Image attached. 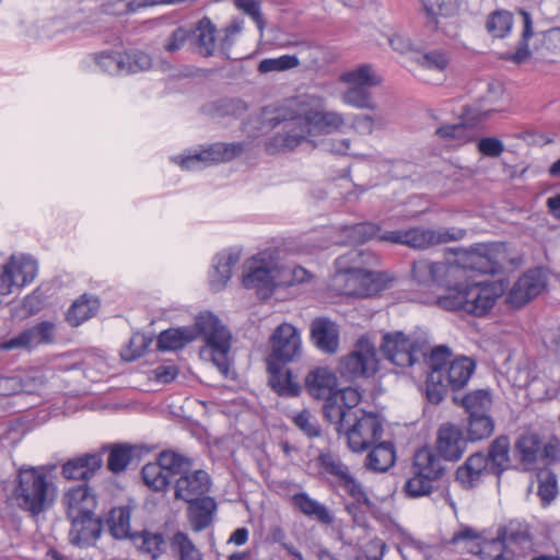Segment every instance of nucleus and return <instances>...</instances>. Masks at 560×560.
<instances>
[{"label": "nucleus", "instance_id": "nucleus-57", "mask_svg": "<svg viewBox=\"0 0 560 560\" xmlns=\"http://www.w3.org/2000/svg\"><path fill=\"white\" fill-rule=\"evenodd\" d=\"M192 34V28L184 25H173L166 33L163 40V49L166 52L173 54L182 49L187 39Z\"/></svg>", "mask_w": 560, "mask_h": 560}, {"label": "nucleus", "instance_id": "nucleus-3", "mask_svg": "<svg viewBox=\"0 0 560 560\" xmlns=\"http://www.w3.org/2000/svg\"><path fill=\"white\" fill-rule=\"evenodd\" d=\"M342 397L343 407L327 406L326 420L346 436L352 452H364L382 438L383 421L377 413L358 408L362 399L358 388L349 387Z\"/></svg>", "mask_w": 560, "mask_h": 560}, {"label": "nucleus", "instance_id": "nucleus-1", "mask_svg": "<svg viewBox=\"0 0 560 560\" xmlns=\"http://www.w3.org/2000/svg\"><path fill=\"white\" fill-rule=\"evenodd\" d=\"M272 120L281 129L265 142L269 154L292 152L312 142L311 137L332 133L345 125L342 114L327 110L325 100L316 95L290 101L277 110Z\"/></svg>", "mask_w": 560, "mask_h": 560}, {"label": "nucleus", "instance_id": "nucleus-26", "mask_svg": "<svg viewBox=\"0 0 560 560\" xmlns=\"http://www.w3.org/2000/svg\"><path fill=\"white\" fill-rule=\"evenodd\" d=\"M55 325L50 322H42L28 329L23 330L18 336L3 342L2 348L12 350L18 348H32L40 343L52 341Z\"/></svg>", "mask_w": 560, "mask_h": 560}, {"label": "nucleus", "instance_id": "nucleus-28", "mask_svg": "<svg viewBox=\"0 0 560 560\" xmlns=\"http://www.w3.org/2000/svg\"><path fill=\"white\" fill-rule=\"evenodd\" d=\"M311 339L325 353H336L339 348V328L326 317H317L311 323Z\"/></svg>", "mask_w": 560, "mask_h": 560}, {"label": "nucleus", "instance_id": "nucleus-32", "mask_svg": "<svg viewBox=\"0 0 560 560\" xmlns=\"http://www.w3.org/2000/svg\"><path fill=\"white\" fill-rule=\"evenodd\" d=\"M187 503L188 521L195 532H201L212 524L218 509L213 498L203 495Z\"/></svg>", "mask_w": 560, "mask_h": 560}, {"label": "nucleus", "instance_id": "nucleus-46", "mask_svg": "<svg viewBox=\"0 0 560 560\" xmlns=\"http://www.w3.org/2000/svg\"><path fill=\"white\" fill-rule=\"evenodd\" d=\"M522 16L523 30H522V38L518 43V46L514 52L506 54L505 59L513 61L515 63H522L530 56V50L528 46V40L533 37V20L530 14L525 10L518 11Z\"/></svg>", "mask_w": 560, "mask_h": 560}, {"label": "nucleus", "instance_id": "nucleus-10", "mask_svg": "<svg viewBox=\"0 0 560 560\" xmlns=\"http://www.w3.org/2000/svg\"><path fill=\"white\" fill-rule=\"evenodd\" d=\"M317 464L320 474L326 476L331 485L345 491L355 503L368 508L372 505L363 485L339 456L330 452L320 453L317 457Z\"/></svg>", "mask_w": 560, "mask_h": 560}, {"label": "nucleus", "instance_id": "nucleus-36", "mask_svg": "<svg viewBox=\"0 0 560 560\" xmlns=\"http://www.w3.org/2000/svg\"><path fill=\"white\" fill-rule=\"evenodd\" d=\"M489 474L500 477L510 467V440L506 435L495 438L489 445L486 455Z\"/></svg>", "mask_w": 560, "mask_h": 560}, {"label": "nucleus", "instance_id": "nucleus-15", "mask_svg": "<svg viewBox=\"0 0 560 560\" xmlns=\"http://www.w3.org/2000/svg\"><path fill=\"white\" fill-rule=\"evenodd\" d=\"M262 253L253 258L248 266V272L243 276V285L246 289H255L264 298L271 295L277 285L281 284L279 275L281 270L271 255Z\"/></svg>", "mask_w": 560, "mask_h": 560}, {"label": "nucleus", "instance_id": "nucleus-18", "mask_svg": "<svg viewBox=\"0 0 560 560\" xmlns=\"http://www.w3.org/2000/svg\"><path fill=\"white\" fill-rule=\"evenodd\" d=\"M337 377L327 368H317L308 373L305 378V387L308 394L317 399H324L323 415L326 419V408L329 404L343 407V393L349 388L337 389Z\"/></svg>", "mask_w": 560, "mask_h": 560}, {"label": "nucleus", "instance_id": "nucleus-61", "mask_svg": "<svg viewBox=\"0 0 560 560\" xmlns=\"http://www.w3.org/2000/svg\"><path fill=\"white\" fill-rule=\"evenodd\" d=\"M150 342L151 340L142 334L132 335L128 345L120 351L122 360L133 361L140 358L149 347Z\"/></svg>", "mask_w": 560, "mask_h": 560}, {"label": "nucleus", "instance_id": "nucleus-17", "mask_svg": "<svg viewBox=\"0 0 560 560\" xmlns=\"http://www.w3.org/2000/svg\"><path fill=\"white\" fill-rule=\"evenodd\" d=\"M331 288L339 295L371 296L382 289L380 273H357L336 270L331 278Z\"/></svg>", "mask_w": 560, "mask_h": 560}, {"label": "nucleus", "instance_id": "nucleus-5", "mask_svg": "<svg viewBox=\"0 0 560 560\" xmlns=\"http://www.w3.org/2000/svg\"><path fill=\"white\" fill-rule=\"evenodd\" d=\"M501 289L488 282H462L455 280L448 293L434 300L440 308L451 312H464L474 316L486 315L495 304Z\"/></svg>", "mask_w": 560, "mask_h": 560}, {"label": "nucleus", "instance_id": "nucleus-41", "mask_svg": "<svg viewBox=\"0 0 560 560\" xmlns=\"http://www.w3.org/2000/svg\"><path fill=\"white\" fill-rule=\"evenodd\" d=\"M108 451L107 469L113 474H120L127 469L133 458V446L125 443L109 444L102 447Z\"/></svg>", "mask_w": 560, "mask_h": 560}, {"label": "nucleus", "instance_id": "nucleus-14", "mask_svg": "<svg viewBox=\"0 0 560 560\" xmlns=\"http://www.w3.org/2000/svg\"><path fill=\"white\" fill-rule=\"evenodd\" d=\"M378 370V360L374 345L365 337H361L354 349L342 357L339 372L347 380L373 376Z\"/></svg>", "mask_w": 560, "mask_h": 560}, {"label": "nucleus", "instance_id": "nucleus-24", "mask_svg": "<svg viewBox=\"0 0 560 560\" xmlns=\"http://www.w3.org/2000/svg\"><path fill=\"white\" fill-rule=\"evenodd\" d=\"M71 522L69 541L77 547L85 548L93 546L100 538L103 523L95 514L68 516Z\"/></svg>", "mask_w": 560, "mask_h": 560}, {"label": "nucleus", "instance_id": "nucleus-6", "mask_svg": "<svg viewBox=\"0 0 560 560\" xmlns=\"http://www.w3.org/2000/svg\"><path fill=\"white\" fill-rule=\"evenodd\" d=\"M13 494L20 509L38 515L54 501L55 486L44 470L22 467L16 476Z\"/></svg>", "mask_w": 560, "mask_h": 560}, {"label": "nucleus", "instance_id": "nucleus-27", "mask_svg": "<svg viewBox=\"0 0 560 560\" xmlns=\"http://www.w3.org/2000/svg\"><path fill=\"white\" fill-rule=\"evenodd\" d=\"M542 288L544 283L535 272L524 273L509 291L506 303L515 308L522 307L536 298Z\"/></svg>", "mask_w": 560, "mask_h": 560}, {"label": "nucleus", "instance_id": "nucleus-64", "mask_svg": "<svg viewBox=\"0 0 560 560\" xmlns=\"http://www.w3.org/2000/svg\"><path fill=\"white\" fill-rule=\"evenodd\" d=\"M244 28V21L241 19L233 20L228 26L224 27V36L220 39V50L229 58V51L235 42V37L242 33Z\"/></svg>", "mask_w": 560, "mask_h": 560}, {"label": "nucleus", "instance_id": "nucleus-7", "mask_svg": "<svg viewBox=\"0 0 560 560\" xmlns=\"http://www.w3.org/2000/svg\"><path fill=\"white\" fill-rule=\"evenodd\" d=\"M445 470L441 458L431 448H420L413 456L412 477L404 486L406 495L409 498L429 495L441 486Z\"/></svg>", "mask_w": 560, "mask_h": 560}, {"label": "nucleus", "instance_id": "nucleus-58", "mask_svg": "<svg viewBox=\"0 0 560 560\" xmlns=\"http://www.w3.org/2000/svg\"><path fill=\"white\" fill-rule=\"evenodd\" d=\"M450 61V55L442 49L430 50L418 58V63L421 68L436 72H444Z\"/></svg>", "mask_w": 560, "mask_h": 560}, {"label": "nucleus", "instance_id": "nucleus-37", "mask_svg": "<svg viewBox=\"0 0 560 560\" xmlns=\"http://www.w3.org/2000/svg\"><path fill=\"white\" fill-rule=\"evenodd\" d=\"M100 300L88 293L77 299L67 312L66 318L71 326H79L94 317L100 308Z\"/></svg>", "mask_w": 560, "mask_h": 560}, {"label": "nucleus", "instance_id": "nucleus-23", "mask_svg": "<svg viewBox=\"0 0 560 560\" xmlns=\"http://www.w3.org/2000/svg\"><path fill=\"white\" fill-rule=\"evenodd\" d=\"M467 441L457 425L450 422L442 424L435 442L438 456L450 462L458 460L466 451Z\"/></svg>", "mask_w": 560, "mask_h": 560}, {"label": "nucleus", "instance_id": "nucleus-54", "mask_svg": "<svg viewBox=\"0 0 560 560\" xmlns=\"http://www.w3.org/2000/svg\"><path fill=\"white\" fill-rule=\"evenodd\" d=\"M124 75L138 73L151 68V57L141 50H129L122 52Z\"/></svg>", "mask_w": 560, "mask_h": 560}, {"label": "nucleus", "instance_id": "nucleus-31", "mask_svg": "<svg viewBox=\"0 0 560 560\" xmlns=\"http://www.w3.org/2000/svg\"><path fill=\"white\" fill-rule=\"evenodd\" d=\"M485 474H489L487 457L483 453L471 454L456 470V481L464 489H472L478 486Z\"/></svg>", "mask_w": 560, "mask_h": 560}, {"label": "nucleus", "instance_id": "nucleus-16", "mask_svg": "<svg viewBox=\"0 0 560 560\" xmlns=\"http://www.w3.org/2000/svg\"><path fill=\"white\" fill-rule=\"evenodd\" d=\"M425 22L429 31H441L450 38H457L459 26L454 18L459 12L460 3L458 0H434V2H423L422 4Z\"/></svg>", "mask_w": 560, "mask_h": 560}, {"label": "nucleus", "instance_id": "nucleus-30", "mask_svg": "<svg viewBox=\"0 0 560 560\" xmlns=\"http://www.w3.org/2000/svg\"><path fill=\"white\" fill-rule=\"evenodd\" d=\"M102 465V453H86L63 464L61 474L66 479L88 480L101 469Z\"/></svg>", "mask_w": 560, "mask_h": 560}, {"label": "nucleus", "instance_id": "nucleus-12", "mask_svg": "<svg viewBox=\"0 0 560 560\" xmlns=\"http://www.w3.org/2000/svg\"><path fill=\"white\" fill-rule=\"evenodd\" d=\"M189 457L172 451H162L156 460L145 464L141 469L143 483L154 492H165L171 483V478L176 477V471L188 467Z\"/></svg>", "mask_w": 560, "mask_h": 560}, {"label": "nucleus", "instance_id": "nucleus-29", "mask_svg": "<svg viewBox=\"0 0 560 560\" xmlns=\"http://www.w3.org/2000/svg\"><path fill=\"white\" fill-rule=\"evenodd\" d=\"M378 264V257L369 249L351 248L339 256L336 261V270H347L359 273H377L373 268Z\"/></svg>", "mask_w": 560, "mask_h": 560}, {"label": "nucleus", "instance_id": "nucleus-59", "mask_svg": "<svg viewBox=\"0 0 560 560\" xmlns=\"http://www.w3.org/2000/svg\"><path fill=\"white\" fill-rule=\"evenodd\" d=\"M513 25V16L506 11L492 13L487 21V30L493 36L502 38L508 35Z\"/></svg>", "mask_w": 560, "mask_h": 560}, {"label": "nucleus", "instance_id": "nucleus-33", "mask_svg": "<svg viewBox=\"0 0 560 560\" xmlns=\"http://www.w3.org/2000/svg\"><path fill=\"white\" fill-rule=\"evenodd\" d=\"M290 502L292 506L304 516L316 520L320 524L330 525L334 522V515L328 506L313 499L305 491L294 493L291 497Z\"/></svg>", "mask_w": 560, "mask_h": 560}, {"label": "nucleus", "instance_id": "nucleus-52", "mask_svg": "<svg viewBox=\"0 0 560 560\" xmlns=\"http://www.w3.org/2000/svg\"><path fill=\"white\" fill-rule=\"evenodd\" d=\"M135 544L138 548L149 555L151 559H156L165 549L166 544L164 537L159 533L142 532L137 537H133Z\"/></svg>", "mask_w": 560, "mask_h": 560}, {"label": "nucleus", "instance_id": "nucleus-40", "mask_svg": "<svg viewBox=\"0 0 560 560\" xmlns=\"http://www.w3.org/2000/svg\"><path fill=\"white\" fill-rule=\"evenodd\" d=\"M192 33L196 37V49L203 57H210L215 50L217 27L209 18H202Z\"/></svg>", "mask_w": 560, "mask_h": 560}, {"label": "nucleus", "instance_id": "nucleus-8", "mask_svg": "<svg viewBox=\"0 0 560 560\" xmlns=\"http://www.w3.org/2000/svg\"><path fill=\"white\" fill-rule=\"evenodd\" d=\"M465 271L458 266L445 261H433L428 258L415 260L411 265V281L418 291L430 292L435 288H448L453 280L462 279Z\"/></svg>", "mask_w": 560, "mask_h": 560}, {"label": "nucleus", "instance_id": "nucleus-25", "mask_svg": "<svg viewBox=\"0 0 560 560\" xmlns=\"http://www.w3.org/2000/svg\"><path fill=\"white\" fill-rule=\"evenodd\" d=\"M67 516L95 514L97 505L93 490L86 485H78L67 490L63 495Z\"/></svg>", "mask_w": 560, "mask_h": 560}, {"label": "nucleus", "instance_id": "nucleus-50", "mask_svg": "<svg viewBox=\"0 0 560 560\" xmlns=\"http://www.w3.org/2000/svg\"><path fill=\"white\" fill-rule=\"evenodd\" d=\"M537 494L544 504H550L558 495L557 476L550 468H541L537 472Z\"/></svg>", "mask_w": 560, "mask_h": 560}, {"label": "nucleus", "instance_id": "nucleus-35", "mask_svg": "<svg viewBox=\"0 0 560 560\" xmlns=\"http://www.w3.org/2000/svg\"><path fill=\"white\" fill-rule=\"evenodd\" d=\"M268 372L270 373L269 384L272 389L280 396L295 397L300 394L301 387L298 382L293 380L290 370L283 371V364L268 361Z\"/></svg>", "mask_w": 560, "mask_h": 560}, {"label": "nucleus", "instance_id": "nucleus-11", "mask_svg": "<svg viewBox=\"0 0 560 560\" xmlns=\"http://www.w3.org/2000/svg\"><path fill=\"white\" fill-rule=\"evenodd\" d=\"M466 231L459 228H440L438 230L412 228L408 230L386 231L381 238L390 244L407 245L412 248H425L464 238Z\"/></svg>", "mask_w": 560, "mask_h": 560}, {"label": "nucleus", "instance_id": "nucleus-4", "mask_svg": "<svg viewBox=\"0 0 560 560\" xmlns=\"http://www.w3.org/2000/svg\"><path fill=\"white\" fill-rule=\"evenodd\" d=\"M451 351L446 346L433 348L428 358L425 398L433 405L440 404L448 389L459 390L467 385L476 369V363L467 357L450 361Z\"/></svg>", "mask_w": 560, "mask_h": 560}, {"label": "nucleus", "instance_id": "nucleus-55", "mask_svg": "<svg viewBox=\"0 0 560 560\" xmlns=\"http://www.w3.org/2000/svg\"><path fill=\"white\" fill-rule=\"evenodd\" d=\"M435 135L443 140L455 141L456 144H464L472 140L470 129L463 121L442 125L435 130Z\"/></svg>", "mask_w": 560, "mask_h": 560}, {"label": "nucleus", "instance_id": "nucleus-38", "mask_svg": "<svg viewBox=\"0 0 560 560\" xmlns=\"http://www.w3.org/2000/svg\"><path fill=\"white\" fill-rule=\"evenodd\" d=\"M515 453L526 470L535 467L541 448V439L536 433L523 434L515 443Z\"/></svg>", "mask_w": 560, "mask_h": 560}, {"label": "nucleus", "instance_id": "nucleus-56", "mask_svg": "<svg viewBox=\"0 0 560 560\" xmlns=\"http://www.w3.org/2000/svg\"><path fill=\"white\" fill-rule=\"evenodd\" d=\"M300 66V59L295 55H282L276 58H265L258 63L260 73L281 72Z\"/></svg>", "mask_w": 560, "mask_h": 560}, {"label": "nucleus", "instance_id": "nucleus-39", "mask_svg": "<svg viewBox=\"0 0 560 560\" xmlns=\"http://www.w3.org/2000/svg\"><path fill=\"white\" fill-rule=\"evenodd\" d=\"M396 460L395 447L392 442H380L366 456L365 467L376 472L387 471Z\"/></svg>", "mask_w": 560, "mask_h": 560}, {"label": "nucleus", "instance_id": "nucleus-51", "mask_svg": "<svg viewBox=\"0 0 560 560\" xmlns=\"http://www.w3.org/2000/svg\"><path fill=\"white\" fill-rule=\"evenodd\" d=\"M371 89L348 85L342 94V102L349 106L360 109L376 108V104L372 98Z\"/></svg>", "mask_w": 560, "mask_h": 560}, {"label": "nucleus", "instance_id": "nucleus-63", "mask_svg": "<svg viewBox=\"0 0 560 560\" xmlns=\"http://www.w3.org/2000/svg\"><path fill=\"white\" fill-rule=\"evenodd\" d=\"M234 5L253 19L257 27L262 32L265 19L261 13V3L258 0H234Z\"/></svg>", "mask_w": 560, "mask_h": 560}, {"label": "nucleus", "instance_id": "nucleus-49", "mask_svg": "<svg viewBox=\"0 0 560 560\" xmlns=\"http://www.w3.org/2000/svg\"><path fill=\"white\" fill-rule=\"evenodd\" d=\"M245 104L235 98H223L217 102L207 104L202 110L206 115L212 118L225 117V116H237L245 112Z\"/></svg>", "mask_w": 560, "mask_h": 560}, {"label": "nucleus", "instance_id": "nucleus-34", "mask_svg": "<svg viewBox=\"0 0 560 560\" xmlns=\"http://www.w3.org/2000/svg\"><path fill=\"white\" fill-rule=\"evenodd\" d=\"M238 260V252H223L215 256L213 268L209 275L212 291H220L226 285L231 278L232 268Z\"/></svg>", "mask_w": 560, "mask_h": 560}, {"label": "nucleus", "instance_id": "nucleus-20", "mask_svg": "<svg viewBox=\"0 0 560 560\" xmlns=\"http://www.w3.org/2000/svg\"><path fill=\"white\" fill-rule=\"evenodd\" d=\"M37 275V262L31 257L12 256L0 272V295H9L14 288L31 283Z\"/></svg>", "mask_w": 560, "mask_h": 560}, {"label": "nucleus", "instance_id": "nucleus-48", "mask_svg": "<svg viewBox=\"0 0 560 560\" xmlns=\"http://www.w3.org/2000/svg\"><path fill=\"white\" fill-rule=\"evenodd\" d=\"M385 232L382 231L381 226L372 222H361L345 229V234L352 243H365L373 238L385 243L381 238Z\"/></svg>", "mask_w": 560, "mask_h": 560}, {"label": "nucleus", "instance_id": "nucleus-19", "mask_svg": "<svg viewBox=\"0 0 560 560\" xmlns=\"http://www.w3.org/2000/svg\"><path fill=\"white\" fill-rule=\"evenodd\" d=\"M194 463L189 458L188 467L176 471L174 478V498L184 502L207 495L211 488V478L202 469H192Z\"/></svg>", "mask_w": 560, "mask_h": 560}, {"label": "nucleus", "instance_id": "nucleus-47", "mask_svg": "<svg viewBox=\"0 0 560 560\" xmlns=\"http://www.w3.org/2000/svg\"><path fill=\"white\" fill-rule=\"evenodd\" d=\"M170 548L177 560H202V553L186 533H175L171 539Z\"/></svg>", "mask_w": 560, "mask_h": 560}, {"label": "nucleus", "instance_id": "nucleus-43", "mask_svg": "<svg viewBox=\"0 0 560 560\" xmlns=\"http://www.w3.org/2000/svg\"><path fill=\"white\" fill-rule=\"evenodd\" d=\"M460 405L468 416L490 415L492 395L489 389H476L467 393L460 399Z\"/></svg>", "mask_w": 560, "mask_h": 560}, {"label": "nucleus", "instance_id": "nucleus-45", "mask_svg": "<svg viewBox=\"0 0 560 560\" xmlns=\"http://www.w3.org/2000/svg\"><path fill=\"white\" fill-rule=\"evenodd\" d=\"M131 510L129 506H118L110 510L106 524L110 535L117 539L130 536Z\"/></svg>", "mask_w": 560, "mask_h": 560}, {"label": "nucleus", "instance_id": "nucleus-60", "mask_svg": "<svg viewBox=\"0 0 560 560\" xmlns=\"http://www.w3.org/2000/svg\"><path fill=\"white\" fill-rule=\"evenodd\" d=\"M495 112L498 108L492 106L467 105L463 108L460 119L470 129Z\"/></svg>", "mask_w": 560, "mask_h": 560}, {"label": "nucleus", "instance_id": "nucleus-22", "mask_svg": "<svg viewBox=\"0 0 560 560\" xmlns=\"http://www.w3.org/2000/svg\"><path fill=\"white\" fill-rule=\"evenodd\" d=\"M272 352L268 361L285 364L301 354V337L298 329L288 323L277 327L271 336Z\"/></svg>", "mask_w": 560, "mask_h": 560}, {"label": "nucleus", "instance_id": "nucleus-42", "mask_svg": "<svg viewBox=\"0 0 560 560\" xmlns=\"http://www.w3.org/2000/svg\"><path fill=\"white\" fill-rule=\"evenodd\" d=\"M340 81L347 85L372 89L382 83V78L371 65H361L355 69L343 72L340 75Z\"/></svg>", "mask_w": 560, "mask_h": 560}, {"label": "nucleus", "instance_id": "nucleus-2", "mask_svg": "<svg viewBox=\"0 0 560 560\" xmlns=\"http://www.w3.org/2000/svg\"><path fill=\"white\" fill-rule=\"evenodd\" d=\"M198 335L205 340L201 357L210 359L219 371L226 375L230 369L232 336L211 312L200 313L196 317L195 327L170 328L160 332L158 348L162 351H175L195 340Z\"/></svg>", "mask_w": 560, "mask_h": 560}, {"label": "nucleus", "instance_id": "nucleus-62", "mask_svg": "<svg viewBox=\"0 0 560 560\" xmlns=\"http://www.w3.org/2000/svg\"><path fill=\"white\" fill-rule=\"evenodd\" d=\"M292 421L308 438H317L320 435V428L308 410L304 409L298 412L292 417Z\"/></svg>", "mask_w": 560, "mask_h": 560}, {"label": "nucleus", "instance_id": "nucleus-53", "mask_svg": "<svg viewBox=\"0 0 560 560\" xmlns=\"http://www.w3.org/2000/svg\"><path fill=\"white\" fill-rule=\"evenodd\" d=\"M94 60L101 71L110 75H124L122 52L102 51L94 55Z\"/></svg>", "mask_w": 560, "mask_h": 560}, {"label": "nucleus", "instance_id": "nucleus-44", "mask_svg": "<svg viewBox=\"0 0 560 560\" xmlns=\"http://www.w3.org/2000/svg\"><path fill=\"white\" fill-rule=\"evenodd\" d=\"M465 430L468 441L479 442L492 435L494 420L491 415L468 416Z\"/></svg>", "mask_w": 560, "mask_h": 560}, {"label": "nucleus", "instance_id": "nucleus-21", "mask_svg": "<svg viewBox=\"0 0 560 560\" xmlns=\"http://www.w3.org/2000/svg\"><path fill=\"white\" fill-rule=\"evenodd\" d=\"M530 540L528 525L516 520L498 528L497 537L485 544L480 552L488 555L492 560H505L506 545H521Z\"/></svg>", "mask_w": 560, "mask_h": 560}, {"label": "nucleus", "instance_id": "nucleus-13", "mask_svg": "<svg viewBox=\"0 0 560 560\" xmlns=\"http://www.w3.org/2000/svg\"><path fill=\"white\" fill-rule=\"evenodd\" d=\"M381 351L393 364L408 368L421 358L427 362V345L419 338L406 336L401 331L385 334L381 343Z\"/></svg>", "mask_w": 560, "mask_h": 560}, {"label": "nucleus", "instance_id": "nucleus-9", "mask_svg": "<svg viewBox=\"0 0 560 560\" xmlns=\"http://www.w3.org/2000/svg\"><path fill=\"white\" fill-rule=\"evenodd\" d=\"M245 142H217L186 150L172 161L178 164L184 172L197 171L202 166L230 162L240 156L245 150Z\"/></svg>", "mask_w": 560, "mask_h": 560}]
</instances>
